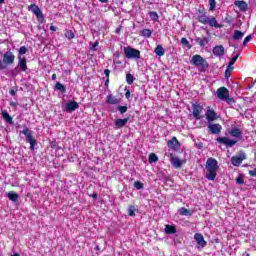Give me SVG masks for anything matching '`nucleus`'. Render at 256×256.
I'll return each instance as SVG.
<instances>
[{"label":"nucleus","mask_w":256,"mask_h":256,"mask_svg":"<svg viewBox=\"0 0 256 256\" xmlns=\"http://www.w3.org/2000/svg\"><path fill=\"white\" fill-rule=\"evenodd\" d=\"M217 171H219V162H217L215 158H208L206 161V179H208V181H215Z\"/></svg>","instance_id":"1"},{"label":"nucleus","mask_w":256,"mask_h":256,"mask_svg":"<svg viewBox=\"0 0 256 256\" xmlns=\"http://www.w3.org/2000/svg\"><path fill=\"white\" fill-rule=\"evenodd\" d=\"M190 63L194 65V67H197L200 73H205V71L209 69V62L199 54L192 56Z\"/></svg>","instance_id":"2"},{"label":"nucleus","mask_w":256,"mask_h":256,"mask_svg":"<svg viewBox=\"0 0 256 256\" xmlns=\"http://www.w3.org/2000/svg\"><path fill=\"white\" fill-rule=\"evenodd\" d=\"M199 23L202 25H209V27H215L216 29H221V25L217 22V19L213 16H207L206 14H201L198 16Z\"/></svg>","instance_id":"3"},{"label":"nucleus","mask_w":256,"mask_h":256,"mask_svg":"<svg viewBox=\"0 0 256 256\" xmlns=\"http://www.w3.org/2000/svg\"><path fill=\"white\" fill-rule=\"evenodd\" d=\"M216 95L218 99H220V101H226V103H228L229 105H231V103H235V100L229 97V90L225 87H220L216 91Z\"/></svg>","instance_id":"4"},{"label":"nucleus","mask_w":256,"mask_h":256,"mask_svg":"<svg viewBox=\"0 0 256 256\" xmlns=\"http://www.w3.org/2000/svg\"><path fill=\"white\" fill-rule=\"evenodd\" d=\"M124 55L126 59H134L135 61L141 59V51L131 46L124 47Z\"/></svg>","instance_id":"5"},{"label":"nucleus","mask_w":256,"mask_h":256,"mask_svg":"<svg viewBox=\"0 0 256 256\" xmlns=\"http://www.w3.org/2000/svg\"><path fill=\"white\" fill-rule=\"evenodd\" d=\"M21 133L25 135L26 143L30 144V150L35 151V145H37V140L31 135V130H29V128H24Z\"/></svg>","instance_id":"6"},{"label":"nucleus","mask_w":256,"mask_h":256,"mask_svg":"<svg viewBox=\"0 0 256 256\" xmlns=\"http://www.w3.org/2000/svg\"><path fill=\"white\" fill-rule=\"evenodd\" d=\"M28 11H31L36 16V19L39 23H43V21H45V16H43V12L39 6L31 4L28 6Z\"/></svg>","instance_id":"7"},{"label":"nucleus","mask_w":256,"mask_h":256,"mask_svg":"<svg viewBox=\"0 0 256 256\" xmlns=\"http://www.w3.org/2000/svg\"><path fill=\"white\" fill-rule=\"evenodd\" d=\"M2 61L4 63L5 69H7L9 65H13V63H15V54L11 52V50L6 51L2 55Z\"/></svg>","instance_id":"8"},{"label":"nucleus","mask_w":256,"mask_h":256,"mask_svg":"<svg viewBox=\"0 0 256 256\" xmlns=\"http://www.w3.org/2000/svg\"><path fill=\"white\" fill-rule=\"evenodd\" d=\"M247 159V154L245 152L240 151L238 155H235L231 158V163L234 167H239L243 161Z\"/></svg>","instance_id":"9"},{"label":"nucleus","mask_w":256,"mask_h":256,"mask_svg":"<svg viewBox=\"0 0 256 256\" xmlns=\"http://www.w3.org/2000/svg\"><path fill=\"white\" fill-rule=\"evenodd\" d=\"M216 141L220 143V145H225L226 149H231V147L237 145V140H231L227 137H218Z\"/></svg>","instance_id":"10"},{"label":"nucleus","mask_w":256,"mask_h":256,"mask_svg":"<svg viewBox=\"0 0 256 256\" xmlns=\"http://www.w3.org/2000/svg\"><path fill=\"white\" fill-rule=\"evenodd\" d=\"M205 117L208 123H212V121H217L219 119V115H217V112H215V110L211 107L207 108Z\"/></svg>","instance_id":"11"},{"label":"nucleus","mask_w":256,"mask_h":256,"mask_svg":"<svg viewBox=\"0 0 256 256\" xmlns=\"http://www.w3.org/2000/svg\"><path fill=\"white\" fill-rule=\"evenodd\" d=\"M202 111H203V106H201L199 103H195L192 105V115L197 121L201 119Z\"/></svg>","instance_id":"12"},{"label":"nucleus","mask_w":256,"mask_h":256,"mask_svg":"<svg viewBox=\"0 0 256 256\" xmlns=\"http://www.w3.org/2000/svg\"><path fill=\"white\" fill-rule=\"evenodd\" d=\"M222 129H223V126H221V124L208 125V133H211V135H219Z\"/></svg>","instance_id":"13"},{"label":"nucleus","mask_w":256,"mask_h":256,"mask_svg":"<svg viewBox=\"0 0 256 256\" xmlns=\"http://www.w3.org/2000/svg\"><path fill=\"white\" fill-rule=\"evenodd\" d=\"M229 135H231V137H234L235 139H238V140L243 139V132L241 131V129L237 127H232L229 131Z\"/></svg>","instance_id":"14"},{"label":"nucleus","mask_w":256,"mask_h":256,"mask_svg":"<svg viewBox=\"0 0 256 256\" xmlns=\"http://www.w3.org/2000/svg\"><path fill=\"white\" fill-rule=\"evenodd\" d=\"M194 240L196 241L198 247H200L201 249L207 246V241H205V238L199 233H196L194 235Z\"/></svg>","instance_id":"15"},{"label":"nucleus","mask_w":256,"mask_h":256,"mask_svg":"<svg viewBox=\"0 0 256 256\" xmlns=\"http://www.w3.org/2000/svg\"><path fill=\"white\" fill-rule=\"evenodd\" d=\"M170 162L175 169H181V166L183 165V160L179 159V157L173 156V154L170 156Z\"/></svg>","instance_id":"16"},{"label":"nucleus","mask_w":256,"mask_h":256,"mask_svg":"<svg viewBox=\"0 0 256 256\" xmlns=\"http://www.w3.org/2000/svg\"><path fill=\"white\" fill-rule=\"evenodd\" d=\"M129 123V118L116 119L114 122V129H123Z\"/></svg>","instance_id":"17"},{"label":"nucleus","mask_w":256,"mask_h":256,"mask_svg":"<svg viewBox=\"0 0 256 256\" xmlns=\"http://www.w3.org/2000/svg\"><path fill=\"white\" fill-rule=\"evenodd\" d=\"M234 5L238 7L239 11H242L243 13L249 9V5L245 1L237 0L234 2Z\"/></svg>","instance_id":"18"},{"label":"nucleus","mask_w":256,"mask_h":256,"mask_svg":"<svg viewBox=\"0 0 256 256\" xmlns=\"http://www.w3.org/2000/svg\"><path fill=\"white\" fill-rule=\"evenodd\" d=\"M106 103L107 105H119V103H121V99L116 98L113 94H109L106 97Z\"/></svg>","instance_id":"19"},{"label":"nucleus","mask_w":256,"mask_h":256,"mask_svg":"<svg viewBox=\"0 0 256 256\" xmlns=\"http://www.w3.org/2000/svg\"><path fill=\"white\" fill-rule=\"evenodd\" d=\"M213 55L216 57H223L225 55V48L222 45L213 48Z\"/></svg>","instance_id":"20"},{"label":"nucleus","mask_w":256,"mask_h":256,"mask_svg":"<svg viewBox=\"0 0 256 256\" xmlns=\"http://www.w3.org/2000/svg\"><path fill=\"white\" fill-rule=\"evenodd\" d=\"M18 59L19 63L17 68H19L20 71H27V58L19 56Z\"/></svg>","instance_id":"21"},{"label":"nucleus","mask_w":256,"mask_h":256,"mask_svg":"<svg viewBox=\"0 0 256 256\" xmlns=\"http://www.w3.org/2000/svg\"><path fill=\"white\" fill-rule=\"evenodd\" d=\"M76 109H79V103H77L76 101H70L66 104V111L68 113H71Z\"/></svg>","instance_id":"22"},{"label":"nucleus","mask_w":256,"mask_h":256,"mask_svg":"<svg viewBox=\"0 0 256 256\" xmlns=\"http://www.w3.org/2000/svg\"><path fill=\"white\" fill-rule=\"evenodd\" d=\"M7 197L9 201H12V203H17V201H19V194H17L15 191L8 192Z\"/></svg>","instance_id":"23"},{"label":"nucleus","mask_w":256,"mask_h":256,"mask_svg":"<svg viewBox=\"0 0 256 256\" xmlns=\"http://www.w3.org/2000/svg\"><path fill=\"white\" fill-rule=\"evenodd\" d=\"M164 231L167 235H175V233H177V228H175L173 225L167 224L165 225Z\"/></svg>","instance_id":"24"},{"label":"nucleus","mask_w":256,"mask_h":256,"mask_svg":"<svg viewBox=\"0 0 256 256\" xmlns=\"http://www.w3.org/2000/svg\"><path fill=\"white\" fill-rule=\"evenodd\" d=\"M2 117L6 123L13 125V118L11 117V115H9V112H7V110L2 111Z\"/></svg>","instance_id":"25"},{"label":"nucleus","mask_w":256,"mask_h":256,"mask_svg":"<svg viewBox=\"0 0 256 256\" xmlns=\"http://www.w3.org/2000/svg\"><path fill=\"white\" fill-rule=\"evenodd\" d=\"M168 147H170V149H177V147H179V140H177V137H173L168 141Z\"/></svg>","instance_id":"26"},{"label":"nucleus","mask_w":256,"mask_h":256,"mask_svg":"<svg viewBox=\"0 0 256 256\" xmlns=\"http://www.w3.org/2000/svg\"><path fill=\"white\" fill-rule=\"evenodd\" d=\"M179 215H182L184 217H191V215H193V212H191L189 209L185 208V207H181L178 210Z\"/></svg>","instance_id":"27"},{"label":"nucleus","mask_w":256,"mask_h":256,"mask_svg":"<svg viewBox=\"0 0 256 256\" xmlns=\"http://www.w3.org/2000/svg\"><path fill=\"white\" fill-rule=\"evenodd\" d=\"M154 53H155V55H157L158 57H163V55H165V48H163L162 45H158V46L154 49Z\"/></svg>","instance_id":"28"},{"label":"nucleus","mask_w":256,"mask_h":256,"mask_svg":"<svg viewBox=\"0 0 256 256\" xmlns=\"http://www.w3.org/2000/svg\"><path fill=\"white\" fill-rule=\"evenodd\" d=\"M243 37H245V33L241 32L239 30L234 31V34H233L234 41H241V39H243Z\"/></svg>","instance_id":"29"},{"label":"nucleus","mask_w":256,"mask_h":256,"mask_svg":"<svg viewBox=\"0 0 256 256\" xmlns=\"http://www.w3.org/2000/svg\"><path fill=\"white\" fill-rule=\"evenodd\" d=\"M196 43L200 45V47H205V45H209V38L204 37V38H196L195 39Z\"/></svg>","instance_id":"30"},{"label":"nucleus","mask_w":256,"mask_h":256,"mask_svg":"<svg viewBox=\"0 0 256 256\" xmlns=\"http://www.w3.org/2000/svg\"><path fill=\"white\" fill-rule=\"evenodd\" d=\"M140 35L142 37H146V39H149L151 37V35H153V31H151V29H143L141 32H140Z\"/></svg>","instance_id":"31"},{"label":"nucleus","mask_w":256,"mask_h":256,"mask_svg":"<svg viewBox=\"0 0 256 256\" xmlns=\"http://www.w3.org/2000/svg\"><path fill=\"white\" fill-rule=\"evenodd\" d=\"M237 59H239V54L234 55L232 57V59L229 61L228 69H231V70L234 69L233 65H235V63H237Z\"/></svg>","instance_id":"32"},{"label":"nucleus","mask_w":256,"mask_h":256,"mask_svg":"<svg viewBox=\"0 0 256 256\" xmlns=\"http://www.w3.org/2000/svg\"><path fill=\"white\" fill-rule=\"evenodd\" d=\"M55 87L57 91H60L61 93H67V89L65 88V85H63L61 82H57Z\"/></svg>","instance_id":"33"},{"label":"nucleus","mask_w":256,"mask_h":256,"mask_svg":"<svg viewBox=\"0 0 256 256\" xmlns=\"http://www.w3.org/2000/svg\"><path fill=\"white\" fill-rule=\"evenodd\" d=\"M149 15H150L151 21H154L155 23H157V21H159V14H157V12L151 11V12H149Z\"/></svg>","instance_id":"34"},{"label":"nucleus","mask_w":256,"mask_h":256,"mask_svg":"<svg viewBox=\"0 0 256 256\" xmlns=\"http://www.w3.org/2000/svg\"><path fill=\"white\" fill-rule=\"evenodd\" d=\"M134 81H135V77L133 76V74L128 73L126 75V83H128V85H133Z\"/></svg>","instance_id":"35"},{"label":"nucleus","mask_w":256,"mask_h":256,"mask_svg":"<svg viewBox=\"0 0 256 256\" xmlns=\"http://www.w3.org/2000/svg\"><path fill=\"white\" fill-rule=\"evenodd\" d=\"M137 211V208H135L134 205H130L128 207V215L129 217H135V212Z\"/></svg>","instance_id":"36"},{"label":"nucleus","mask_w":256,"mask_h":256,"mask_svg":"<svg viewBox=\"0 0 256 256\" xmlns=\"http://www.w3.org/2000/svg\"><path fill=\"white\" fill-rule=\"evenodd\" d=\"M148 161L149 163H157L159 161V157H157L155 153H152L149 155Z\"/></svg>","instance_id":"37"},{"label":"nucleus","mask_w":256,"mask_h":256,"mask_svg":"<svg viewBox=\"0 0 256 256\" xmlns=\"http://www.w3.org/2000/svg\"><path fill=\"white\" fill-rule=\"evenodd\" d=\"M127 106H121V105H118L116 107V111H119L120 115H124V113L127 111Z\"/></svg>","instance_id":"38"},{"label":"nucleus","mask_w":256,"mask_h":256,"mask_svg":"<svg viewBox=\"0 0 256 256\" xmlns=\"http://www.w3.org/2000/svg\"><path fill=\"white\" fill-rule=\"evenodd\" d=\"M65 38L69 39V40L75 39V33H73V31H71V30H68L65 33Z\"/></svg>","instance_id":"39"},{"label":"nucleus","mask_w":256,"mask_h":256,"mask_svg":"<svg viewBox=\"0 0 256 256\" xmlns=\"http://www.w3.org/2000/svg\"><path fill=\"white\" fill-rule=\"evenodd\" d=\"M134 187L137 189V191H141V189L144 187V184L141 181H136L134 182Z\"/></svg>","instance_id":"40"},{"label":"nucleus","mask_w":256,"mask_h":256,"mask_svg":"<svg viewBox=\"0 0 256 256\" xmlns=\"http://www.w3.org/2000/svg\"><path fill=\"white\" fill-rule=\"evenodd\" d=\"M181 43L184 45V47H187L188 49H191V44H189V40L187 38H181Z\"/></svg>","instance_id":"41"},{"label":"nucleus","mask_w":256,"mask_h":256,"mask_svg":"<svg viewBox=\"0 0 256 256\" xmlns=\"http://www.w3.org/2000/svg\"><path fill=\"white\" fill-rule=\"evenodd\" d=\"M1 57H3V52H0V71H5V64L3 62V59H1Z\"/></svg>","instance_id":"42"},{"label":"nucleus","mask_w":256,"mask_h":256,"mask_svg":"<svg viewBox=\"0 0 256 256\" xmlns=\"http://www.w3.org/2000/svg\"><path fill=\"white\" fill-rule=\"evenodd\" d=\"M208 1H209V5H210V11H214L215 6L217 5V2H215V0H208Z\"/></svg>","instance_id":"43"},{"label":"nucleus","mask_w":256,"mask_h":256,"mask_svg":"<svg viewBox=\"0 0 256 256\" xmlns=\"http://www.w3.org/2000/svg\"><path fill=\"white\" fill-rule=\"evenodd\" d=\"M27 47L21 46L20 49L18 50L19 55H25L27 53Z\"/></svg>","instance_id":"44"},{"label":"nucleus","mask_w":256,"mask_h":256,"mask_svg":"<svg viewBox=\"0 0 256 256\" xmlns=\"http://www.w3.org/2000/svg\"><path fill=\"white\" fill-rule=\"evenodd\" d=\"M251 39H253L252 35L246 36L244 41H243V45H247V43H249V41H251Z\"/></svg>","instance_id":"45"},{"label":"nucleus","mask_w":256,"mask_h":256,"mask_svg":"<svg viewBox=\"0 0 256 256\" xmlns=\"http://www.w3.org/2000/svg\"><path fill=\"white\" fill-rule=\"evenodd\" d=\"M97 47H99V42H98V41H96V42H94V43L92 44L91 50H92V51H97Z\"/></svg>","instance_id":"46"},{"label":"nucleus","mask_w":256,"mask_h":256,"mask_svg":"<svg viewBox=\"0 0 256 256\" xmlns=\"http://www.w3.org/2000/svg\"><path fill=\"white\" fill-rule=\"evenodd\" d=\"M236 183L238 185H243V183H245V181L243 180V177L239 176L238 178H236Z\"/></svg>","instance_id":"47"},{"label":"nucleus","mask_w":256,"mask_h":256,"mask_svg":"<svg viewBox=\"0 0 256 256\" xmlns=\"http://www.w3.org/2000/svg\"><path fill=\"white\" fill-rule=\"evenodd\" d=\"M231 69H229V68H227V70L225 71V77L227 78V79H229V77H231Z\"/></svg>","instance_id":"48"},{"label":"nucleus","mask_w":256,"mask_h":256,"mask_svg":"<svg viewBox=\"0 0 256 256\" xmlns=\"http://www.w3.org/2000/svg\"><path fill=\"white\" fill-rule=\"evenodd\" d=\"M104 75L107 79H109V75H111V71L109 69L104 70Z\"/></svg>","instance_id":"49"},{"label":"nucleus","mask_w":256,"mask_h":256,"mask_svg":"<svg viewBox=\"0 0 256 256\" xmlns=\"http://www.w3.org/2000/svg\"><path fill=\"white\" fill-rule=\"evenodd\" d=\"M249 176L250 177H256V168L254 170L249 171Z\"/></svg>","instance_id":"50"},{"label":"nucleus","mask_w":256,"mask_h":256,"mask_svg":"<svg viewBox=\"0 0 256 256\" xmlns=\"http://www.w3.org/2000/svg\"><path fill=\"white\" fill-rule=\"evenodd\" d=\"M125 97L126 99H129V97H131V91L127 90L125 93Z\"/></svg>","instance_id":"51"},{"label":"nucleus","mask_w":256,"mask_h":256,"mask_svg":"<svg viewBox=\"0 0 256 256\" xmlns=\"http://www.w3.org/2000/svg\"><path fill=\"white\" fill-rule=\"evenodd\" d=\"M9 94L12 95V97H15V95L17 94V92L15 90H10Z\"/></svg>","instance_id":"52"},{"label":"nucleus","mask_w":256,"mask_h":256,"mask_svg":"<svg viewBox=\"0 0 256 256\" xmlns=\"http://www.w3.org/2000/svg\"><path fill=\"white\" fill-rule=\"evenodd\" d=\"M104 85H105V87H109V78L106 79Z\"/></svg>","instance_id":"53"},{"label":"nucleus","mask_w":256,"mask_h":256,"mask_svg":"<svg viewBox=\"0 0 256 256\" xmlns=\"http://www.w3.org/2000/svg\"><path fill=\"white\" fill-rule=\"evenodd\" d=\"M90 197H92V199H97V193H93Z\"/></svg>","instance_id":"54"},{"label":"nucleus","mask_w":256,"mask_h":256,"mask_svg":"<svg viewBox=\"0 0 256 256\" xmlns=\"http://www.w3.org/2000/svg\"><path fill=\"white\" fill-rule=\"evenodd\" d=\"M50 31H57V28L55 26H50Z\"/></svg>","instance_id":"55"},{"label":"nucleus","mask_w":256,"mask_h":256,"mask_svg":"<svg viewBox=\"0 0 256 256\" xmlns=\"http://www.w3.org/2000/svg\"><path fill=\"white\" fill-rule=\"evenodd\" d=\"M57 79V74L52 75V81H55Z\"/></svg>","instance_id":"56"},{"label":"nucleus","mask_w":256,"mask_h":256,"mask_svg":"<svg viewBox=\"0 0 256 256\" xmlns=\"http://www.w3.org/2000/svg\"><path fill=\"white\" fill-rule=\"evenodd\" d=\"M10 105H11V107H17V103H15V102H11Z\"/></svg>","instance_id":"57"},{"label":"nucleus","mask_w":256,"mask_h":256,"mask_svg":"<svg viewBox=\"0 0 256 256\" xmlns=\"http://www.w3.org/2000/svg\"><path fill=\"white\" fill-rule=\"evenodd\" d=\"M100 1V3H108L109 2V0H99Z\"/></svg>","instance_id":"58"},{"label":"nucleus","mask_w":256,"mask_h":256,"mask_svg":"<svg viewBox=\"0 0 256 256\" xmlns=\"http://www.w3.org/2000/svg\"><path fill=\"white\" fill-rule=\"evenodd\" d=\"M99 249H100L99 245L95 246V248H94L95 251H99Z\"/></svg>","instance_id":"59"},{"label":"nucleus","mask_w":256,"mask_h":256,"mask_svg":"<svg viewBox=\"0 0 256 256\" xmlns=\"http://www.w3.org/2000/svg\"><path fill=\"white\" fill-rule=\"evenodd\" d=\"M5 3V0H0V5H3Z\"/></svg>","instance_id":"60"},{"label":"nucleus","mask_w":256,"mask_h":256,"mask_svg":"<svg viewBox=\"0 0 256 256\" xmlns=\"http://www.w3.org/2000/svg\"><path fill=\"white\" fill-rule=\"evenodd\" d=\"M116 33H119V29L116 30Z\"/></svg>","instance_id":"61"}]
</instances>
